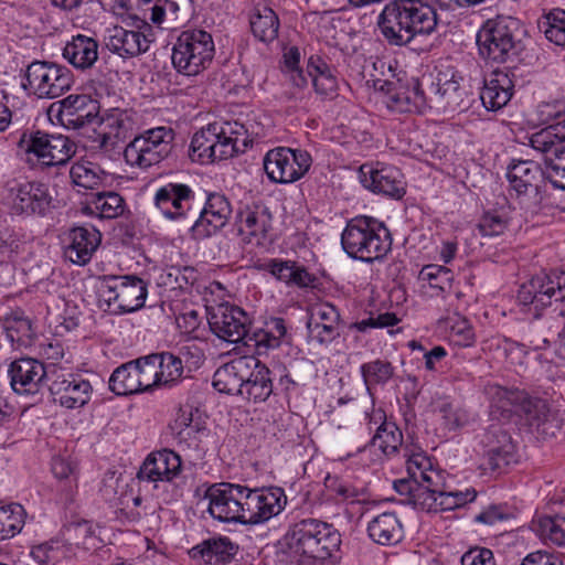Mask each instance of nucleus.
Here are the masks:
<instances>
[{"instance_id": "obj_43", "label": "nucleus", "mask_w": 565, "mask_h": 565, "mask_svg": "<svg viewBox=\"0 0 565 565\" xmlns=\"http://www.w3.org/2000/svg\"><path fill=\"white\" fill-rule=\"evenodd\" d=\"M253 35L260 42L270 43L278 36L279 19L276 12L266 6H256L249 17Z\"/></svg>"}, {"instance_id": "obj_25", "label": "nucleus", "mask_w": 565, "mask_h": 565, "mask_svg": "<svg viewBox=\"0 0 565 565\" xmlns=\"http://www.w3.org/2000/svg\"><path fill=\"white\" fill-rule=\"evenodd\" d=\"M426 82L425 76L422 79L412 77L405 87L399 86L390 90L384 103L394 113H423L428 108L425 90Z\"/></svg>"}, {"instance_id": "obj_13", "label": "nucleus", "mask_w": 565, "mask_h": 565, "mask_svg": "<svg viewBox=\"0 0 565 565\" xmlns=\"http://www.w3.org/2000/svg\"><path fill=\"white\" fill-rule=\"evenodd\" d=\"M195 192L179 181H169L160 185L153 195V205L161 215L171 222L183 223L192 218L198 210L194 209Z\"/></svg>"}, {"instance_id": "obj_29", "label": "nucleus", "mask_w": 565, "mask_h": 565, "mask_svg": "<svg viewBox=\"0 0 565 565\" xmlns=\"http://www.w3.org/2000/svg\"><path fill=\"white\" fill-rule=\"evenodd\" d=\"M512 76L508 71L495 70L484 78L480 99L487 110H500L511 100L514 92Z\"/></svg>"}, {"instance_id": "obj_15", "label": "nucleus", "mask_w": 565, "mask_h": 565, "mask_svg": "<svg viewBox=\"0 0 565 565\" xmlns=\"http://www.w3.org/2000/svg\"><path fill=\"white\" fill-rule=\"evenodd\" d=\"M211 331L220 339L237 343L249 337L252 320L239 307L222 303L209 313Z\"/></svg>"}, {"instance_id": "obj_53", "label": "nucleus", "mask_w": 565, "mask_h": 565, "mask_svg": "<svg viewBox=\"0 0 565 565\" xmlns=\"http://www.w3.org/2000/svg\"><path fill=\"white\" fill-rule=\"evenodd\" d=\"M156 359L157 358H153L152 354H149L132 361L137 373L136 375L140 393L151 391L154 387H161Z\"/></svg>"}, {"instance_id": "obj_1", "label": "nucleus", "mask_w": 565, "mask_h": 565, "mask_svg": "<svg viewBox=\"0 0 565 565\" xmlns=\"http://www.w3.org/2000/svg\"><path fill=\"white\" fill-rule=\"evenodd\" d=\"M341 544L340 533L332 525L307 519L296 523L277 544L281 561L297 565H324Z\"/></svg>"}, {"instance_id": "obj_54", "label": "nucleus", "mask_w": 565, "mask_h": 565, "mask_svg": "<svg viewBox=\"0 0 565 565\" xmlns=\"http://www.w3.org/2000/svg\"><path fill=\"white\" fill-rule=\"evenodd\" d=\"M435 411L439 414L443 425L449 430H456L463 427L469 422L466 409L447 399H441L436 404Z\"/></svg>"}, {"instance_id": "obj_27", "label": "nucleus", "mask_w": 565, "mask_h": 565, "mask_svg": "<svg viewBox=\"0 0 565 565\" xmlns=\"http://www.w3.org/2000/svg\"><path fill=\"white\" fill-rule=\"evenodd\" d=\"M102 242V234L94 226H76L66 234L64 256L73 264H88Z\"/></svg>"}, {"instance_id": "obj_32", "label": "nucleus", "mask_w": 565, "mask_h": 565, "mask_svg": "<svg viewBox=\"0 0 565 565\" xmlns=\"http://www.w3.org/2000/svg\"><path fill=\"white\" fill-rule=\"evenodd\" d=\"M243 395L254 403H262L274 392L270 370L255 356L249 355Z\"/></svg>"}, {"instance_id": "obj_22", "label": "nucleus", "mask_w": 565, "mask_h": 565, "mask_svg": "<svg viewBox=\"0 0 565 565\" xmlns=\"http://www.w3.org/2000/svg\"><path fill=\"white\" fill-rule=\"evenodd\" d=\"M49 390L54 402L68 409L86 405L93 391L87 380L71 373L60 372L55 367H53Z\"/></svg>"}, {"instance_id": "obj_51", "label": "nucleus", "mask_w": 565, "mask_h": 565, "mask_svg": "<svg viewBox=\"0 0 565 565\" xmlns=\"http://www.w3.org/2000/svg\"><path fill=\"white\" fill-rule=\"evenodd\" d=\"M152 356L157 358L156 364L161 386H172L181 380L183 362L178 355L171 352H161L153 353Z\"/></svg>"}, {"instance_id": "obj_40", "label": "nucleus", "mask_w": 565, "mask_h": 565, "mask_svg": "<svg viewBox=\"0 0 565 565\" xmlns=\"http://www.w3.org/2000/svg\"><path fill=\"white\" fill-rule=\"evenodd\" d=\"M369 536L381 545H393L403 539V526L393 512L374 516L367 525Z\"/></svg>"}, {"instance_id": "obj_7", "label": "nucleus", "mask_w": 565, "mask_h": 565, "mask_svg": "<svg viewBox=\"0 0 565 565\" xmlns=\"http://www.w3.org/2000/svg\"><path fill=\"white\" fill-rule=\"evenodd\" d=\"M173 140L174 131L170 127L148 129L127 145L125 160L129 166L140 169L158 164L171 153Z\"/></svg>"}, {"instance_id": "obj_14", "label": "nucleus", "mask_w": 565, "mask_h": 565, "mask_svg": "<svg viewBox=\"0 0 565 565\" xmlns=\"http://www.w3.org/2000/svg\"><path fill=\"white\" fill-rule=\"evenodd\" d=\"M99 103L89 95H68L53 103L49 108V116L72 129H79L98 121Z\"/></svg>"}, {"instance_id": "obj_49", "label": "nucleus", "mask_w": 565, "mask_h": 565, "mask_svg": "<svg viewBox=\"0 0 565 565\" xmlns=\"http://www.w3.org/2000/svg\"><path fill=\"white\" fill-rule=\"evenodd\" d=\"M135 364L132 361L121 364L113 372L109 379V388L116 395H131L140 393Z\"/></svg>"}, {"instance_id": "obj_48", "label": "nucleus", "mask_w": 565, "mask_h": 565, "mask_svg": "<svg viewBox=\"0 0 565 565\" xmlns=\"http://www.w3.org/2000/svg\"><path fill=\"white\" fill-rule=\"evenodd\" d=\"M26 512L20 503L0 507V540L14 537L25 524Z\"/></svg>"}, {"instance_id": "obj_17", "label": "nucleus", "mask_w": 565, "mask_h": 565, "mask_svg": "<svg viewBox=\"0 0 565 565\" xmlns=\"http://www.w3.org/2000/svg\"><path fill=\"white\" fill-rule=\"evenodd\" d=\"M53 369L33 358L11 362L8 374L12 390L19 395H36L52 380Z\"/></svg>"}, {"instance_id": "obj_45", "label": "nucleus", "mask_w": 565, "mask_h": 565, "mask_svg": "<svg viewBox=\"0 0 565 565\" xmlns=\"http://www.w3.org/2000/svg\"><path fill=\"white\" fill-rule=\"evenodd\" d=\"M372 447H377L385 457H391L399 452L403 446V434L393 422L384 420L370 440Z\"/></svg>"}, {"instance_id": "obj_37", "label": "nucleus", "mask_w": 565, "mask_h": 565, "mask_svg": "<svg viewBox=\"0 0 565 565\" xmlns=\"http://www.w3.org/2000/svg\"><path fill=\"white\" fill-rule=\"evenodd\" d=\"M542 174L539 163L532 160H513L508 168L507 179L510 189L521 199L530 192H537L536 182Z\"/></svg>"}, {"instance_id": "obj_44", "label": "nucleus", "mask_w": 565, "mask_h": 565, "mask_svg": "<svg viewBox=\"0 0 565 565\" xmlns=\"http://www.w3.org/2000/svg\"><path fill=\"white\" fill-rule=\"evenodd\" d=\"M2 329L14 347H25L33 338L32 323L21 310H14L2 319Z\"/></svg>"}, {"instance_id": "obj_56", "label": "nucleus", "mask_w": 565, "mask_h": 565, "mask_svg": "<svg viewBox=\"0 0 565 565\" xmlns=\"http://www.w3.org/2000/svg\"><path fill=\"white\" fill-rule=\"evenodd\" d=\"M544 29L546 39L558 46L565 47V11L554 9L550 11L544 21L540 23Z\"/></svg>"}, {"instance_id": "obj_20", "label": "nucleus", "mask_w": 565, "mask_h": 565, "mask_svg": "<svg viewBox=\"0 0 565 565\" xmlns=\"http://www.w3.org/2000/svg\"><path fill=\"white\" fill-rule=\"evenodd\" d=\"M362 185L377 194L401 199L405 194V182L399 169L384 163H364L359 169Z\"/></svg>"}, {"instance_id": "obj_59", "label": "nucleus", "mask_w": 565, "mask_h": 565, "mask_svg": "<svg viewBox=\"0 0 565 565\" xmlns=\"http://www.w3.org/2000/svg\"><path fill=\"white\" fill-rule=\"evenodd\" d=\"M64 546L60 541H50L38 546L31 551L33 558L42 565L55 564L64 556Z\"/></svg>"}, {"instance_id": "obj_57", "label": "nucleus", "mask_w": 565, "mask_h": 565, "mask_svg": "<svg viewBox=\"0 0 565 565\" xmlns=\"http://www.w3.org/2000/svg\"><path fill=\"white\" fill-rule=\"evenodd\" d=\"M539 533L555 545L565 546V516H543L539 521Z\"/></svg>"}, {"instance_id": "obj_9", "label": "nucleus", "mask_w": 565, "mask_h": 565, "mask_svg": "<svg viewBox=\"0 0 565 565\" xmlns=\"http://www.w3.org/2000/svg\"><path fill=\"white\" fill-rule=\"evenodd\" d=\"M518 300L534 318H539L542 311L553 302H559L565 307V273L532 277L521 285Z\"/></svg>"}, {"instance_id": "obj_21", "label": "nucleus", "mask_w": 565, "mask_h": 565, "mask_svg": "<svg viewBox=\"0 0 565 565\" xmlns=\"http://www.w3.org/2000/svg\"><path fill=\"white\" fill-rule=\"evenodd\" d=\"M243 492L241 484L223 482L211 486L205 493L211 516L223 523H239Z\"/></svg>"}, {"instance_id": "obj_35", "label": "nucleus", "mask_w": 565, "mask_h": 565, "mask_svg": "<svg viewBox=\"0 0 565 565\" xmlns=\"http://www.w3.org/2000/svg\"><path fill=\"white\" fill-rule=\"evenodd\" d=\"M340 313L331 303L318 306L308 322V331L312 339L319 343H330L339 337Z\"/></svg>"}, {"instance_id": "obj_41", "label": "nucleus", "mask_w": 565, "mask_h": 565, "mask_svg": "<svg viewBox=\"0 0 565 565\" xmlns=\"http://www.w3.org/2000/svg\"><path fill=\"white\" fill-rule=\"evenodd\" d=\"M237 553V546L226 536L211 537L192 547L193 557L201 556L209 564H225Z\"/></svg>"}, {"instance_id": "obj_47", "label": "nucleus", "mask_w": 565, "mask_h": 565, "mask_svg": "<svg viewBox=\"0 0 565 565\" xmlns=\"http://www.w3.org/2000/svg\"><path fill=\"white\" fill-rule=\"evenodd\" d=\"M360 372L367 392L371 393L373 387L384 386L391 381L395 374V367L390 361L376 359L363 363Z\"/></svg>"}, {"instance_id": "obj_33", "label": "nucleus", "mask_w": 565, "mask_h": 565, "mask_svg": "<svg viewBox=\"0 0 565 565\" xmlns=\"http://www.w3.org/2000/svg\"><path fill=\"white\" fill-rule=\"evenodd\" d=\"M315 93L322 100H332L339 95V79L335 71L319 55H312L307 63Z\"/></svg>"}, {"instance_id": "obj_42", "label": "nucleus", "mask_w": 565, "mask_h": 565, "mask_svg": "<svg viewBox=\"0 0 565 565\" xmlns=\"http://www.w3.org/2000/svg\"><path fill=\"white\" fill-rule=\"evenodd\" d=\"M404 458L406 459L407 477L395 480L393 487L397 493L406 495L409 502L413 491L420 479L417 473L430 467V459L422 451L409 452L407 448L404 449Z\"/></svg>"}, {"instance_id": "obj_6", "label": "nucleus", "mask_w": 565, "mask_h": 565, "mask_svg": "<svg viewBox=\"0 0 565 565\" xmlns=\"http://www.w3.org/2000/svg\"><path fill=\"white\" fill-rule=\"evenodd\" d=\"M73 84V74L66 66L46 61L31 62L21 79L23 90L40 99L57 98Z\"/></svg>"}, {"instance_id": "obj_2", "label": "nucleus", "mask_w": 565, "mask_h": 565, "mask_svg": "<svg viewBox=\"0 0 565 565\" xmlns=\"http://www.w3.org/2000/svg\"><path fill=\"white\" fill-rule=\"evenodd\" d=\"M525 30L522 22L510 15L487 20L477 33L482 58L494 63L514 62L524 51Z\"/></svg>"}, {"instance_id": "obj_5", "label": "nucleus", "mask_w": 565, "mask_h": 565, "mask_svg": "<svg viewBox=\"0 0 565 565\" xmlns=\"http://www.w3.org/2000/svg\"><path fill=\"white\" fill-rule=\"evenodd\" d=\"M215 45L212 35L201 29L182 31L171 53L174 70L185 76H196L213 61Z\"/></svg>"}, {"instance_id": "obj_61", "label": "nucleus", "mask_w": 565, "mask_h": 565, "mask_svg": "<svg viewBox=\"0 0 565 565\" xmlns=\"http://www.w3.org/2000/svg\"><path fill=\"white\" fill-rule=\"evenodd\" d=\"M326 484L329 491L334 495L335 500L340 502L354 503L355 501H360V490L347 481L329 477L326 480Z\"/></svg>"}, {"instance_id": "obj_34", "label": "nucleus", "mask_w": 565, "mask_h": 565, "mask_svg": "<svg viewBox=\"0 0 565 565\" xmlns=\"http://www.w3.org/2000/svg\"><path fill=\"white\" fill-rule=\"evenodd\" d=\"M98 42L92 36L77 34L63 47V57L76 70H90L98 60Z\"/></svg>"}, {"instance_id": "obj_23", "label": "nucleus", "mask_w": 565, "mask_h": 565, "mask_svg": "<svg viewBox=\"0 0 565 565\" xmlns=\"http://www.w3.org/2000/svg\"><path fill=\"white\" fill-rule=\"evenodd\" d=\"M7 200L17 215L44 214L51 203L46 185L40 182H14L8 188Z\"/></svg>"}, {"instance_id": "obj_31", "label": "nucleus", "mask_w": 565, "mask_h": 565, "mask_svg": "<svg viewBox=\"0 0 565 565\" xmlns=\"http://www.w3.org/2000/svg\"><path fill=\"white\" fill-rule=\"evenodd\" d=\"M249 355L238 356L220 366L213 375V386L221 393L243 395Z\"/></svg>"}, {"instance_id": "obj_38", "label": "nucleus", "mask_w": 565, "mask_h": 565, "mask_svg": "<svg viewBox=\"0 0 565 565\" xmlns=\"http://www.w3.org/2000/svg\"><path fill=\"white\" fill-rule=\"evenodd\" d=\"M99 137L102 145H114L117 140H124L132 130V119L127 111L114 108L104 117H98Z\"/></svg>"}, {"instance_id": "obj_55", "label": "nucleus", "mask_w": 565, "mask_h": 565, "mask_svg": "<svg viewBox=\"0 0 565 565\" xmlns=\"http://www.w3.org/2000/svg\"><path fill=\"white\" fill-rule=\"evenodd\" d=\"M477 497V491L472 488L465 491H450L444 482V490L438 492L437 495V512L451 511L465 507L467 503L472 502Z\"/></svg>"}, {"instance_id": "obj_16", "label": "nucleus", "mask_w": 565, "mask_h": 565, "mask_svg": "<svg viewBox=\"0 0 565 565\" xmlns=\"http://www.w3.org/2000/svg\"><path fill=\"white\" fill-rule=\"evenodd\" d=\"M530 143L544 154L547 179L555 189L565 190V137H558L552 127L534 134Z\"/></svg>"}, {"instance_id": "obj_62", "label": "nucleus", "mask_w": 565, "mask_h": 565, "mask_svg": "<svg viewBox=\"0 0 565 565\" xmlns=\"http://www.w3.org/2000/svg\"><path fill=\"white\" fill-rule=\"evenodd\" d=\"M508 225L507 218L497 211L486 212L479 224L478 230L483 236L501 235Z\"/></svg>"}, {"instance_id": "obj_60", "label": "nucleus", "mask_w": 565, "mask_h": 565, "mask_svg": "<svg viewBox=\"0 0 565 565\" xmlns=\"http://www.w3.org/2000/svg\"><path fill=\"white\" fill-rule=\"evenodd\" d=\"M51 469L55 478L66 480L70 489L76 486L77 465L72 459L56 456L52 459Z\"/></svg>"}, {"instance_id": "obj_30", "label": "nucleus", "mask_w": 565, "mask_h": 565, "mask_svg": "<svg viewBox=\"0 0 565 565\" xmlns=\"http://www.w3.org/2000/svg\"><path fill=\"white\" fill-rule=\"evenodd\" d=\"M417 476L420 479L413 491L409 503L422 511L437 512V495L444 490L443 473L434 469L430 463L429 468L418 472Z\"/></svg>"}, {"instance_id": "obj_50", "label": "nucleus", "mask_w": 565, "mask_h": 565, "mask_svg": "<svg viewBox=\"0 0 565 565\" xmlns=\"http://www.w3.org/2000/svg\"><path fill=\"white\" fill-rule=\"evenodd\" d=\"M487 394L491 401V406L501 411V414L518 412L522 401L525 398V392L520 390H509L500 385H490Z\"/></svg>"}, {"instance_id": "obj_19", "label": "nucleus", "mask_w": 565, "mask_h": 565, "mask_svg": "<svg viewBox=\"0 0 565 565\" xmlns=\"http://www.w3.org/2000/svg\"><path fill=\"white\" fill-rule=\"evenodd\" d=\"M425 90L428 108H436L444 113L462 111L468 108V93L460 83L451 76L446 78L440 74L437 81L426 77Z\"/></svg>"}, {"instance_id": "obj_11", "label": "nucleus", "mask_w": 565, "mask_h": 565, "mask_svg": "<svg viewBox=\"0 0 565 565\" xmlns=\"http://www.w3.org/2000/svg\"><path fill=\"white\" fill-rule=\"evenodd\" d=\"M241 520L243 524H259L278 515L287 503L279 487L249 489L243 486Z\"/></svg>"}, {"instance_id": "obj_58", "label": "nucleus", "mask_w": 565, "mask_h": 565, "mask_svg": "<svg viewBox=\"0 0 565 565\" xmlns=\"http://www.w3.org/2000/svg\"><path fill=\"white\" fill-rule=\"evenodd\" d=\"M70 175L75 185L84 189L93 190L102 183V178L90 162L74 163Z\"/></svg>"}, {"instance_id": "obj_10", "label": "nucleus", "mask_w": 565, "mask_h": 565, "mask_svg": "<svg viewBox=\"0 0 565 565\" xmlns=\"http://www.w3.org/2000/svg\"><path fill=\"white\" fill-rule=\"evenodd\" d=\"M19 147L45 167L63 166L75 153L73 142L62 135H49L40 130L24 132Z\"/></svg>"}, {"instance_id": "obj_28", "label": "nucleus", "mask_w": 565, "mask_h": 565, "mask_svg": "<svg viewBox=\"0 0 565 565\" xmlns=\"http://www.w3.org/2000/svg\"><path fill=\"white\" fill-rule=\"evenodd\" d=\"M481 443L487 449L488 461L493 470L515 461V446L501 425H490L482 435Z\"/></svg>"}, {"instance_id": "obj_46", "label": "nucleus", "mask_w": 565, "mask_h": 565, "mask_svg": "<svg viewBox=\"0 0 565 565\" xmlns=\"http://www.w3.org/2000/svg\"><path fill=\"white\" fill-rule=\"evenodd\" d=\"M85 210L102 218H116L124 213L125 201L116 192H97L90 195Z\"/></svg>"}, {"instance_id": "obj_4", "label": "nucleus", "mask_w": 565, "mask_h": 565, "mask_svg": "<svg viewBox=\"0 0 565 565\" xmlns=\"http://www.w3.org/2000/svg\"><path fill=\"white\" fill-rule=\"evenodd\" d=\"M247 129L237 121L212 122L194 134L189 156L192 161L211 163L225 160L246 146Z\"/></svg>"}, {"instance_id": "obj_39", "label": "nucleus", "mask_w": 565, "mask_h": 565, "mask_svg": "<svg viewBox=\"0 0 565 565\" xmlns=\"http://www.w3.org/2000/svg\"><path fill=\"white\" fill-rule=\"evenodd\" d=\"M454 275L445 266L425 265L418 274L422 291L429 297H439L452 288Z\"/></svg>"}, {"instance_id": "obj_64", "label": "nucleus", "mask_w": 565, "mask_h": 565, "mask_svg": "<svg viewBox=\"0 0 565 565\" xmlns=\"http://www.w3.org/2000/svg\"><path fill=\"white\" fill-rule=\"evenodd\" d=\"M461 565H497L493 552L486 547H475L461 557Z\"/></svg>"}, {"instance_id": "obj_12", "label": "nucleus", "mask_w": 565, "mask_h": 565, "mask_svg": "<svg viewBox=\"0 0 565 565\" xmlns=\"http://www.w3.org/2000/svg\"><path fill=\"white\" fill-rule=\"evenodd\" d=\"M311 156L306 150L278 147L264 157V170L271 182L292 183L310 169Z\"/></svg>"}, {"instance_id": "obj_36", "label": "nucleus", "mask_w": 565, "mask_h": 565, "mask_svg": "<svg viewBox=\"0 0 565 565\" xmlns=\"http://www.w3.org/2000/svg\"><path fill=\"white\" fill-rule=\"evenodd\" d=\"M105 44L110 52L121 57H129L146 52L149 47V40L140 31L115 26L109 31Z\"/></svg>"}, {"instance_id": "obj_18", "label": "nucleus", "mask_w": 565, "mask_h": 565, "mask_svg": "<svg viewBox=\"0 0 565 565\" xmlns=\"http://www.w3.org/2000/svg\"><path fill=\"white\" fill-rule=\"evenodd\" d=\"M232 214L230 200L221 193H210L198 218L190 226L191 237L203 241L216 235L228 222Z\"/></svg>"}, {"instance_id": "obj_24", "label": "nucleus", "mask_w": 565, "mask_h": 565, "mask_svg": "<svg viewBox=\"0 0 565 565\" xmlns=\"http://www.w3.org/2000/svg\"><path fill=\"white\" fill-rule=\"evenodd\" d=\"M234 225L238 235L244 239L252 242V238H256L259 243L266 237L271 226V214L262 203L241 204L235 215Z\"/></svg>"}, {"instance_id": "obj_3", "label": "nucleus", "mask_w": 565, "mask_h": 565, "mask_svg": "<svg viewBox=\"0 0 565 565\" xmlns=\"http://www.w3.org/2000/svg\"><path fill=\"white\" fill-rule=\"evenodd\" d=\"M341 244L351 258L373 263L384 258L391 250L392 236L384 223L361 215L348 222L341 235Z\"/></svg>"}, {"instance_id": "obj_26", "label": "nucleus", "mask_w": 565, "mask_h": 565, "mask_svg": "<svg viewBox=\"0 0 565 565\" xmlns=\"http://www.w3.org/2000/svg\"><path fill=\"white\" fill-rule=\"evenodd\" d=\"M182 468L181 457L170 449L151 452L141 465L137 477L148 482H171Z\"/></svg>"}, {"instance_id": "obj_52", "label": "nucleus", "mask_w": 565, "mask_h": 565, "mask_svg": "<svg viewBox=\"0 0 565 565\" xmlns=\"http://www.w3.org/2000/svg\"><path fill=\"white\" fill-rule=\"evenodd\" d=\"M518 412L523 413L530 425L536 428H540L554 418V414L545 399L530 397L526 393Z\"/></svg>"}, {"instance_id": "obj_63", "label": "nucleus", "mask_w": 565, "mask_h": 565, "mask_svg": "<svg viewBox=\"0 0 565 565\" xmlns=\"http://www.w3.org/2000/svg\"><path fill=\"white\" fill-rule=\"evenodd\" d=\"M192 422V409L190 407H180L174 419L170 423L169 428L173 436L182 441L193 431L191 426Z\"/></svg>"}, {"instance_id": "obj_8", "label": "nucleus", "mask_w": 565, "mask_h": 565, "mask_svg": "<svg viewBox=\"0 0 565 565\" xmlns=\"http://www.w3.org/2000/svg\"><path fill=\"white\" fill-rule=\"evenodd\" d=\"M147 282L136 275L105 276L100 282L99 297L115 313H127L145 306Z\"/></svg>"}]
</instances>
